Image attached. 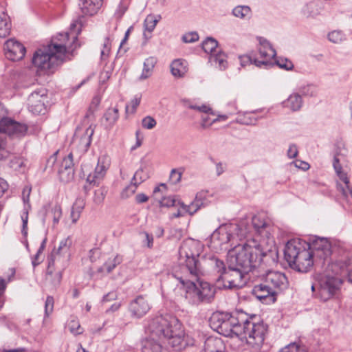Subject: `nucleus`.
Listing matches in <instances>:
<instances>
[{"instance_id":"nucleus-1","label":"nucleus","mask_w":352,"mask_h":352,"mask_svg":"<svg viewBox=\"0 0 352 352\" xmlns=\"http://www.w3.org/2000/svg\"><path fill=\"white\" fill-rule=\"evenodd\" d=\"M82 24L78 20L71 23L70 32L58 34L47 47L38 49L32 57V64L39 75L53 73L63 62L66 53H72L79 46L78 34L81 31Z\"/></svg>"},{"instance_id":"nucleus-2","label":"nucleus","mask_w":352,"mask_h":352,"mask_svg":"<svg viewBox=\"0 0 352 352\" xmlns=\"http://www.w3.org/2000/svg\"><path fill=\"white\" fill-rule=\"evenodd\" d=\"M148 337L142 341V352H167L160 343L166 339L168 344L178 349L184 348L189 343L185 337L182 325L175 317L160 316L148 324Z\"/></svg>"},{"instance_id":"nucleus-3","label":"nucleus","mask_w":352,"mask_h":352,"mask_svg":"<svg viewBox=\"0 0 352 352\" xmlns=\"http://www.w3.org/2000/svg\"><path fill=\"white\" fill-rule=\"evenodd\" d=\"M265 256L266 253L255 239L234 245L227 254V259L232 265H237L248 272L259 267Z\"/></svg>"},{"instance_id":"nucleus-4","label":"nucleus","mask_w":352,"mask_h":352,"mask_svg":"<svg viewBox=\"0 0 352 352\" xmlns=\"http://www.w3.org/2000/svg\"><path fill=\"white\" fill-rule=\"evenodd\" d=\"M200 254V245L192 239L184 240L179 250V269L173 274L177 280H184L187 276L196 278L201 274L198 259Z\"/></svg>"},{"instance_id":"nucleus-5","label":"nucleus","mask_w":352,"mask_h":352,"mask_svg":"<svg viewBox=\"0 0 352 352\" xmlns=\"http://www.w3.org/2000/svg\"><path fill=\"white\" fill-rule=\"evenodd\" d=\"M228 267L224 262L216 257L210 259L213 272L216 275V282L219 287L228 289L241 288L246 283L245 275L248 272L237 265H232L226 259Z\"/></svg>"},{"instance_id":"nucleus-6","label":"nucleus","mask_w":352,"mask_h":352,"mask_svg":"<svg viewBox=\"0 0 352 352\" xmlns=\"http://www.w3.org/2000/svg\"><path fill=\"white\" fill-rule=\"evenodd\" d=\"M261 283L253 288V294L259 300H276L275 296L288 287L289 282L285 274L269 270L261 275Z\"/></svg>"},{"instance_id":"nucleus-7","label":"nucleus","mask_w":352,"mask_h":352,"mask_svg":"<svg viewBox=\"0 0 352 352\" xmlns=\"http://www.w3.org/2000/svg\"><path fill=\"white\" fill-rule=\"evenodd\" d=\"M201 275L202 273L196 278L187 276L184 280H178L180 283L179 288L184 290L186 299L194 305L210 302L216 293L213 285L207 282L199 281Z\"/></svg>"},{"instance_id":"nucleus-8","label":"nucleus","mask_w":352,"mask_h":352,"mask_svg":"<svg viewBox=\"0 0 352 352\" xmlns=\"http://www.w3.org/2000/svg\"><path fill=\"white\" fill-rule=\"evenodd\" d=\"M247 314L243 311H236L233 314L215 312L210 318V325L219 334L226 337L239 338L241 333V326Z\"/></svg>"},{"instance_id":"nucleus-9","label":"nucleus","mask_w":352,"mask_h":352,"mask_svg":"<svg viewBox=\"0 0 352 352\" xmlns=\"http://www.w3.org/2000/svg\"><path fill=\"white\" fill-rule=\"evenodd\" d=\"M284 256L292 268L301 272L309 270L315 261L309 249H307L297 240H291L287 243Z\"/></svg>"},{"instance_id":"nucleus-10","label":"nucleus","mask_w":352,"mask_h":352,"mask_svg":"<svg viewBox=\"0 0 352 352\" xmlns=\"http://www.w3.org/2000/svg\"><path fill=\"white\" fill-rule=\"evenodd\" d=\"M346 267V263L342 261H337L327 265L318 282V294L322 300L327 301L335 295L341 285V280L336 275Z\"/></svg>"},{"instance_id":"nucleus-11","label":"nucleus","mask_w":352,"mask_h":352,"mask_svg":"<svg viewBox=\"0 0 352 352\" xmlns=\"http://www.w3.org/2000/svg\"><path fill=\"white\" fill-rule=\"evenodd\" d=\"M267 326L263 321L257 320L255 316L244 318L241 326V333L239 338L245 340L252 346H261L265 340Z\"/></svg>"},{"instance_id":"nucleus-12","label":"nucleus","mask_w":352,"mask_h":352,"mask_svg":"<svg viewBox=\"0 0 352 352\" xmlns=\"http://www.w3.org/2000/svg\"><path fill=\"white\" fill-rule=\"evenodd\" d=\"M307 246L314 255L316 262L319 260L322 265H324L326 262L327 265L330 263L329 258L332 252L331 244L327 239L316 238L311 243L307 244Z\"/></svg>"},{"instance_id":"nucleus-13","label":"nucleus","mask_w":352,"mask_h":352,"mask_svg":"<svg viewBox=\"0 0 352 352\" xmlns=\"http://www.w3.org/2000/svg\"><path fill=\"white\" fill-rule=\"evenodd\" d=\"M236 226L233 223L219 226L211 235L212 246L216 250H222V246L234 239Z\"/></svg>"},{"instance_id":"nucleus-14","label":"nucleus","mask_w":352,"mask_h":352,"mask_svg":"<svg viewBox=\"0 0 352 352\" xmlns=\"http://www.w3.org/2000/svg\"><path fill=\"white\" fill-rule=\"evenodd\" d=\"M254 230L261 237L270 239L274 228L271 221L263 214L254 215L252 219Z\"/></svg>"},{"instance_id":"nucleus-15","label":"nucleus","mask_w":352,"mask_h":352,"mask_svg":"<svg viewBox=\"0 0 352 352\" xmlns=\"http://www.w3.org/2000/svg\"><path fill=\"white\" fill-rule=\"evenodd\" d=\"M4 51L7 58L16 61L21 60L25 54V47L14 38L8 40L4 44Z\"/></svg>"},{"instance_id":"nucleus-16","label":"nucleus","mask_w":352,"mask_h":352,"mask_svg":"<svg viewBox=\"0 0 352 352\" xmlns=\"http://www.w3.org/2000/svg\"><path fill=\"white\" fill-rule=\"evenodd\" d=\"M258 50L260 57L264 58V60H258L254 58V64L258 67H267L272 65L271 60L276 56V51L272 47L270 43L266 40H261Z\"/></svg>"},{"instance_id":"nucleus-17","label":"nucleus","mask_w":352,"mask_h":352,"mask_svg":"<svg viewBox=\"0 0 352 352\" xmlns=\"http://www.w3.org/2000/svg\"><path fill=\"white\" fill-rule=\"evenodd\" d=\"M44 91H34L28 98V105L30 111L34 114L44 113L45 111Z\"/></svg>"},{"instance_id":"nucleus-18","label":"nucleus","mask_w":352,"mask_h":352,"mask_svg":"<svg viewBox=\"0 0 352 352\" xmlns=\"http://www.w3.org/2000/svg\"><path fill=\"white\" fill-rule=\"evenodd\" d=\"M151 309L148 300L143 296H139L132 300L129 305L131 315L136 318L144 316Z\"/></svg>"},{"instance_id":"nucleus-19","label":"nucleus","mask_w":352,"mask_h":352,"mask_svg":"<svg viewBox=\"0 0 352 352\" xmlns=\"http://www.w3.org/2000/svg\"><path fill=\"white\" fill-rule=\"evenodd\" d=\"M94 133V130L91 126L85 130L77 129L74 136V142H77L80 148L86 151L91 144Z\"/></svg>"},{"instance_id":"nucleus-20","label":"nucleus","mask_w":352,"mask_h":352,"mask_svg":"<svg viewBox=\"0 0 352 352\" xmlns=\"http://www.w3.org/2000/svg\"><path fill=\"white\" fill-rule=\"evenodd\" d=\"M83 14L92 16L98 12L102 5V0H80Z\"/></svg>"},{"instance_id":"nucleus-21","label":"nucleus","mask_w":352,"mask_h":352,"mask_svg":"<svg viewBox=\"0 0 352 352\" xmlns=\"http://www.w3.org/2000/svg\"><path fill=\"white\" fill-rule=\"evenodd\" d=\"M107 167L100 160L95 168L94 174H89L87 176V182L93 186L98 185L99 181L101 180L105 175Z\"/></svg>"},{"instance_id":"nucleus-22","label":"nucleus","mask_w":352,"mask_h":352,"mask_svg":"<svg viewBox=\"0 0 352 352\" xmlns=\"http://www.w3.org/2000/svg\"><path fill=\"white\" fill-rule=\"evenodd\" d=\"M337 190L342 195L346 201L352 205V187L350 186L349 179L346 177V179H340L337 182Z\"/></svg>"},{"instance_id":"nucleus-23","label":"nucleus","mask_w":352,"mask_h":352,"mask_svg":"<svg viewBox=\"0 0 352 352\" xmlns=\"http://www.w3.org/2000/svg\"><path fill=\"white\" fill-rule=\"evenodd\" d=\"M170 72L175 77H183L188 72L187 62L182 59L173 60L170 65Z\"/></svg>"},{"instance_id":"nucleus-24","label":"nucleus","mask_w":352,"mask_h":352,"mask_svg":"<svg viewBox=\"0 0 352 352\" xmlns=\"http://www.w3.org/2000/svg\"><path fill=\"white\" fill-rule=\"evenodd\" d=\"M236 228L234 230V236H236L240 240L248 237L254 230L252 224L250 225L245 220L240 221L239 224H234Z\"/></svg>"},{"instance_id":"nucleus-25","label":"nucleus","mask_w":352,"mask_h":352,"mask_svg":"<svg viewBox=\"0 0 352 352\" xmlns=\"http://www.w3.org/2000/svg\"><path fill=\"white\" fill-rule=\"evenodd\" d=\"M156 63L157 60L153 56L146 58L143 64V69L139 77V80H144L151 76Z\"/></svg>"},{"instance_id":"nucleus-26","label":"nucleus","mask_w":352,"mask_h":352,"mask_svg":"<svg viewBox=\"0 0 352 352\" xmlns=\"http://www.w3.org/2000/svg\"><path fill=\"white\" fill-rule=\"evenodd\" d=\"M284 107L293 111H298L302 105L301 96L298 94H293L283 102Z\"/></svg>"},{"instance_id":"nucleus-27","label":"nucleus","mask_w":352,"mask_h":352,"mask_svg":"<svg viewBox=\"0 0 352 352\" xmlns=\"http://www.w3.org/2000/svg\"><path fill=\"white\" fill-rule=\"evenodd\" d=\"M223 344L220 338H208L205 342L206 352H223Z\"/></svg>"},{"instance_id":"nucleus-28","label":"nucleus","mask_w":352,"mask_h":352,"mask_svg":"<svg viewBox=\"0 0 352 352\" xmlns=\"http://www.w3.org/2000/svg\"><path fill=\"white\" fill-rule=\"evenodd\" d=\"M11 23L9 16L4 12H0V37L7 36L10 32Z\"/></svg>"},{"instance_id":"nucleus-29","label":"nucleus","mask_w":352,"mask_h":352,"mask_svg":"<svg viewBox=\"0 0 352 352\" xmlns=\"http://www.w3.org/2000/svg\"><path fill=\"white\" fill-rule=\"evenodd\" d=\"M103 118L107 122V127L111 128L119 118L118 109L116 107L108 109L104 113Z\"/></svg>"},{"instance_id":"nucleus-30","label":"nucleus","mask_w":352,"mask_h":352,"mask_svg":"<svg viewBox=\"0 0 352 352\" xmlns=\"http://www.w3.org/2000/svg\"><path fill=\"white\" fill-rule=\"evenodd\" d=\"M121 262L122 258L118 255H116L113 258H109L102 267L98 269V272L102 273L105 271L107 274H109Z\"/></svg>"},{"instance_id":"nucleus-31","label":"nucleus","mask_w":352,"mask_h":352,"mask_svg":"<svg viewBox=\"0 0 352 352\" xmlns=\"http://www.w3.org/2000/svg\"><path fill=\"white\" fill-rule=\"evenodd\" d=\"M202 48L206 53H210V55L215 54L218 50V42L212 37H208L202 43Z\"/></svg>"},{"instance_id":"nucleus-32","label":"nucleus","mask_w":352,"mask_h":352,"mask_svg":"<svg viewBox=\"0 0 352 352\" xmlns=\"http://www.w3.org/2000/svg\"><path fill=\"white\" fill-rule=\"evenodd\" d=\"M210 61L214 62L216 64L218 63L219 67L221 69H224L227 67L226 56L221 50H219L214 54L210 55Z\"/></svg>"},{"instance_id":"nucleus-33","label":"nucleus","mask_w":352,"mask_h":352,"mask_svg":"<svg viewBox=\"0 0 352 352\" xmlns=\"http://www.w3.org/2000/svg\"><path fill=\"white\" fill-rule=\"evenodd\" d=\"M232 14L240 19L250 18L251 9L248 6H238L233 9Z\"/></svg>"},{"instance_id":"nucleus-34","label":"nucleus","mask_w":352,"mask_h":352,"mask_svg":"<svg viewBox=\"0 0 352 352\" xmlns=\"http://www.w3.org/2000/svg\"><path fill=\"white\" fill-rule=\"evenodd\" d=\"M347 153L348 151L344 144L343 142H338L334 149L333 159L337 158L338 160H346Z\"/></svg>"},{"instance_id":"nucleus-35","label":"nucleus","mask_w":352,"mask_h":352,"mask_svg":"<svg viewBox=\"0 0 352 352\" xmlns=\"http://www.w3.org/2000/svg\"><path fill=\"white\" fill-rule=\"evenodd\" d=\"M327 37L333 43H340L346 39L345 34L341 30H333L328 34Z\"/></svg>"},{"instance_id":"nucleus-36","label":"nucleus","mask_w":352,"mask_h":352,"mask_svg":"<svg viewBox=\"0 0 352 352\" xmlns=\"http://www.w3.org/2000/svg\"><path fill=\"white\" fill-rule=\"evenodd\" d=\"M345 162L344 160L333 159V166L335 171L340 179H346L347 175L342 170V164Z\"/></svg>"},{"instance_id":"nucleus-37","label":"nucleus","mask_w":352,"mask_h":352,"mask_svg":"<svg viewBox=\"0 0 352 352\" xmlns=\"http://www.w3.org/2000/svg\"><path fill=\"white\" fill-rule=\"evenodd\" d=\"M60 179L65 183H67L72 181L74 178V169H63V168H60L58 170Z\"/></svg>"},{"instance_id":"nucleus-38","label":"nucleus","mask_w":352,"mask_h":352,"mask_svg":"<svg viewBox=\"0 0 352 352\" xmlns=\"http://www.w3.org/2000/svg\"><path fill=\"white\" fill-rule=\"evenodd\" d=\"M157 22L158 20L156 19L153 15H148L144 23L145 30L151 34L155 29Z\"/></svg>"},{"instance_id":"nucleus-39","label":"nucleus","mask_w":352,"mask_h":352,"mask_svg":"<svg viewBox=\"0 0 352 352\" xmlns=\"http://www.w3.org/2000/svg\"><path fill=\"white\" fill-rule=\"evenodd\" d=\"M279 352H307V351L304 346L294 342L285 346Z\"/></svg>"},{"instance_id":"nucleus-40","label":"nucleus","mask_w":352,"mask_h":352,"mask_svg":"<svg viewBox=\"0 0 352 352\" xmlns=\"http://www.w3.org/2000/svg\"><path fill=\"white\" fill-rule=\"evenodd\" d=\"M300 92L305 96H315L317 94V87L313 84L307 85L300 89Z\"/></svg>"},{"instance_id":"nucleus-41","label":"nucleus","mask_w":352,"mask_h":352,"mask_svg":"<svg viewBox=\"0 0 352 352\" xmlns=\"http://www.w3.org/2000/svg\"><path fill=\"white\" fill-rule=\"evenodd\" d=\"M138 185L131 181V183L126 186L121 192V197L122 199H127L133 195L136 191Z\"/></svg>"},{"instance_id":"nucleus-42","label":"nucleus","mask_w":352,"mask_h":352,"mask_svg":"<svg viewBox=\"0 0 352 352\" xmlns=\"http://www.w3.org/2000/svg\"><path fill=\"white\" fill-rule=\"evenodd\" d=\"M141 100L140 96H135L134 98H133L129 104L126 106L125 110L126 113H134L136 111L137 107L139 106Z\"/></svg>"},{"instance_id":"nucleus-43","label":"nucleus","mask_w":352,"mask_h":352,"mask_svg":"<svg viewBox=\"0 0 352 352\" xmlns=\"http://www.w3.org/2000/svg\"><path fill=\"white\" fill-rule=\"evenodd\" d=\"M111 43L109 37L104 39L102 43V49L101 50L100 56L102 60H105L109 55L111 52Z\"/></svg>"},{"instance_id":"nucleus-44","label":"nucleus","mask_w":352,"mask_h":352,"mask_svg":"<svg viewBox=\"0 0 352 352\" xmlns=\"http://www.w3.org/2000/svg\"><path fill=\"white\" fill-rule=\"evenodd\" d=\"M193 201L199 206V209L206 206L208 204V201L206 199V192H199L197 193Z\"/></svg>"},{"instance_id":"nucleus-45","label":"nucleus","mask_w":352,"mask_h":352,"mask_svg":"<svg viewBox=\"0 0 352 352\" xmlns=\"http://www.w3.org/2000/svg\"><path fill=\"white\" fill-rule=\"evenodd\" d=\"M183 174L182 168H174L172 169L170 174V182L173 184H178L181 179Z\"/></svg>"},{"instance_id":"nucleus-46","label":"nucleus","mask_w":352,"mask_h":352,"mask_svg":"<svg viewBox=\"0 0 352 352\" xmlns=\"http://www.w3.org/2000/svg\"><path fill=\"white\" fill-rule=\"evenodd\" d=\"M179 204L180 205L181 208L190 215H193L199 210V206L196 205L194 201H192L189 205H186L182 202H179Z\"/></svg>"},{"instance_id":"nucleus-47","label":"nucleus","mask_w":352,"mask_h":352,"mask_svg":"<svg viewBox=\"0 0 352 352\" xmlns=\"http://www.w3.org/2000/svg\"><path fill=\"white\" fill-rule=\"evenodd\" d=\"M276 65L282 69L289 71L294 68L292 62L287 58H279L276 60Z\"/></svg>"},{"instance_id":"nucleus-48","label":"nucleus","mask_w":352,"mask_h":352,"mask_svg":"<svg viewBox=\"0 0 352 352\" xmlns=\"http://www.w3.org/2000/svg\"><path fill=\"white\" fill-rule=\"evenodd\" d=\"M147 178L146 174L143 169H138L134 174L132 182L136 183L137 185L141 184Z\"/></svg>"},{"instance_id":"nucleus-49","label":"nucleus","mask_w":352,"mask_h":352,"mask_svg":"<svg viewBox=\"0 0 352 352\" xmlns=\"http://www.w3.org/2000/svg\"><path fill=\"white\" fill-rule=\"evenodd\" d=\"M60 168H63V169L66 170L74 169L73 155L72 153L63 160Z\"/></svg>"},{"instance_id":"nucleus-50","label":"nucleus","mask_w":352,"mask_h":352,"mask_svg":"<svg viewBox=\"0 0 352 352\" xmlns=\"http://www.w3.org/2000/svg\"><path fill=\"white\" fill-rule=\"evenodd\" d=\"M157 122L156 120L151 116H146L142 120V125L144 129H153Z\"/></svg>"},{"instance_id":"nucleus-51","label":"nucleus","mask_w":352,"mask_h":352,"mask_svg":"<svg viewBox=\"0 0 352 352\" xmlns=\"http://www.w3.org/2000/svg\"><path fill=\"white\" fill-rule=\"evenodd\" d=\"M68 328L69 331L75 335L80 334L82 333L79 322L75 320H72L69 322Z\"/></svg>"},{"instance_id":"nucleus-52","label":"nucleus","mask_w":352,"mask_h":352,"mask_svg":"<svg viewBox=\"0 0 352 352\" xmlns=\"http://www.w3.org/2000/svg\"><path fill=\"white\" fill-rule=\"evenodd\" d=\"M175 199L172 197H164L158 201L160 207H171L175 205Z\"/></svg>"},{"instance_id":"nucleus-53","label":"nucleus","mask_w":352,"mask_h":352,"mask_svg":"<svg viewBox=\"0 0 352 352\" xmlns=\"http://www.w3.org/2000/svg\"><path fill=\"white\" fill-rule=\"evenodd\" d=\"M72 241L69 237L63 239L59 244L58 252H67L69 247L72 245Z\"/></svg>"},{"instance_id":"nucleus-54","label":"nucleus","mask_w":352,"mask_h":352,"mask_svg":"<svg viewBox=\"0 0 352 352\" xmlns=\"http://www.w3.org/2000/svg\"><path fill=\"white\" fill-rule=\"evenodd\" d=\"M54 298L52 296H47L45 303V314L46 316H48L52 311L54 309Z\"/></svg>"},{"instance_id":"nucleus-55","label":"nucleus","mask_w":352,"mask_h":352,"mask_svg":"<svg viewBox=\"0 0 352 352\" xmlns=\"http://www.w3.org/2000/svg\"><path fill=\"white\" fill-rule=\"evenodd\" d=\"M184 43H193L199 40V35L196 32H188L182 36Z\"/></svg>"},{"instance_id":"nucleus-56","label":"nucleus","mask_w":352,"mask_h":352,"mask_svg":"<svg viewBox=\"0 0 352 352\" xmlns=\"http://www.w3.org/2000/svg\"><path fill=\"white\" fill-rule=\"evenodd\" d=\"M8 282H6L3 278L0 277V309L3 307L4 305V298H3V295L6 289Z\"/></svg>"},{"instance_id":"nucleus-57","label":"nucleus","mask_w":352,"mask_h":352,"mask_svg":"<svg viewBox=\"0 0 352 352\" xmlns=\"http://www.w3.org/2000/svg\"><path fill=\"white\" fill-rule=\"evenodd\" d=\"M85 206V201L82 199H77L74 204H73V206L72 208V210L74 211H77L79 212H82V210L84 209Z\"/></svg>"},{"instance_id":"nucleus-58","label":"nucleus","mask_w":352,"mask_h":352,"mask_svg":"<svg viewBox=\"0 0 352 352\" xmlns=\"http://www.w3.org/2000/svg\"><path fill=\"white\" fill-rule=\"evenodd\" d=\"M52 212L53 213L54 223H58L62 215L60 208L59 206H55L52 208Z\"/></svg>"},{"instance_id":"nucleus-59","label":"nucleus","mask_w":352,"mask_h":352,"mask_svg":"<svg viewBox=\"0 0 352 352\" xmlns=\"http://www.w3.org/2000/svg\"><path fill=\"white\" fill-rule=\"evenodd\" d=\"M242 67L254 63V59L249 55H242L239 57Z\"/></svg>"},{"instance_id":"nucleus-60","label":"nucleus","mask_w":352,"mask_h":352,"mask_svg":"<svg viewBox=\"0 0 352 352\" xmlns=\"http://www.w3.org/2000/svg\"><path fill=\"white\" fill-rule=\"evenodd\" d=\"M104 197L105 190L101 188L95 192L94 201L96 204H100L103 201Z\"/></svg>"},{"instance_id":"nucleus-61","label":"nucleus","mask_w":352,"mask_h":352,"mask_svg":"<svg viewBox=\"0 0 352 352\" xmlns=\"http://www.w3.org/2000/svg\"><path fill=\"white\" fill-rule=\"evenodd\" d=\"M142 234L145 237V239L143 241L144 243H145L148 248H151L153 245V236L146 232H143Z\"/></svg>"},{"instance_id":"nucleus-62","label":"nucleus","mask_w":352,"mask_h":352,"mask_svg":"<svg viewBox=\"0 0 352 352\" xmlns=\"http://www.w3.org/2000/svg\"><path fill=\"white\" fill-rule=\"evenodd\" d=\"M189 108L191 109H195V110L199 111L200 112H204L206 113H208L211 111V109L206 105H201V106L190 105Z\"/></svg>"},{"instance_id":"nucleus-63","label":"nucleus","mask_w":352,"mask_h":352,"mask_svg":"<svg viewBox=\"0 0 352 352\" xmlns=\"http://www.w3.org/2000/svg\"><path fill=\"white\" fill-rule=\"evenodd\" d=\"M298 148L296 145L292 144L289 146L288 150H287V156L289 158H294L298 155Z\"/></svg>"},{"instance_id":"nucleus-64","label":"nucleus","mask_w":352,"mask_h":352,"mask_svg":"<svg viewBox=\"0 0 352 352\" xmlns=\"http://www.w3.org/2000/svg\"><path fill=\"white\" fill-rule=\"evenodd\" d=\"M117 297H118V295L116 292H111L103 296L102 301V302H109V301L116 300L117 298Z\"/></svg>"}]
</instances>
